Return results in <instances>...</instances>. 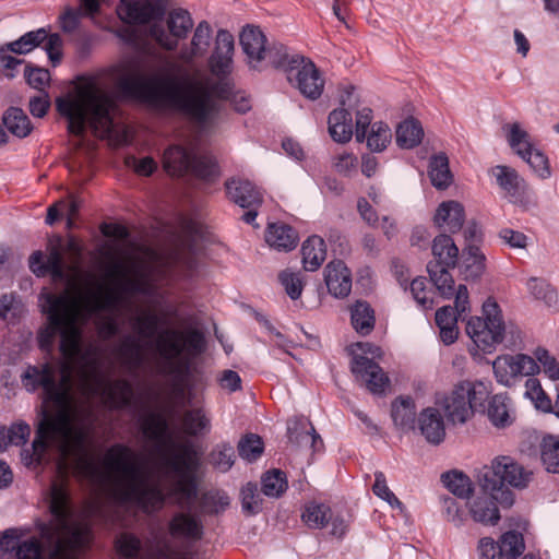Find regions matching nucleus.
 <instances>
[{"instance_id":"obj_38","label":"nucleus","mask_w":559,"mask_h":559,"mask_svg":"<svg viewBox=\"0 0 559 559\" xmlns=\"http://www.w3.org/2000/svg\"><path fill=\"white\" fill-rule=\"evenodd\" d=\"M424 136L420 122L414 118L402 121L396 128V143L402 148L417 146Z\"/></svg>"},{"instance_id":"obj_29","label":"nucleus","mask_w":559,"mask_h":559,"mask_svg":"<svg viewBox=\"0 0 559 559\" xmlns=\"http://www.w3.org/2000/svg\"><path fill=\"white\" fill-rule=\"evenodd\" d=\"M265 240L270 247L280 251H289L296 248L297 233L285 224H270L265 234Z\"/></svg>"},{"instance_id":"obj_59","label":"nucleus","mask_w":559,"mask_h":559,"mask_svg":"<svg viewBox=\"0 0 559 559\" xmlns=\"http://www.w3.org/2000/svg\"><path fill=\"white\" fill-rule=\"evenodd\" d=\"M278 280L292 299H298L304 289L301 273L284 270L280 273Z\"/></svg>"},{"instance_id":"obj_57","label":"nucleus","mask_w":559,"mask_h":559,"mask_svg":"<svg viewBox=\"0 0 559 559\" xmlns=\"http://www.w3.org/2000/svg\"><path fill=\"white\" fill-rule=\"evenodd\" d=\"M241 508L248 515L257 514L261 511V498L258 492V486L253 483H248L241 488L240 491Z\"/></svg>"},{"instance_id":"obj_21","label":"nucleus","mask_w":559,"mask_h":559,"mask_svg":"<svg viewBox=\"0 0 559 559\" xmlns=\"http://www.w3.org/2000/svg\"><path fill=\"white\" fill-rule=\"evenodd\" d=\"M466 215L463 204L450 200L439 204L433 216L435 224L450 234L459 233L465 222Z\"/></svg>"},{"instance_id":"obj_24","label":"nucleus","mask_w":559,"mask_h":559,"mask_svg":"<svg viewBox=\"0 0 559 559\" xmlns=\"http://www.w3.org/2000/svg\"><path fill=\"white\" fill-rule=\"evenodd\" d=\"M168 531L174 538L200 540L203 536V524L191 513L177 512L168 523Z\"/></svg>"},{"instance_id":"obj_60","label":"nucleus","mask_w":559,"mask_h":559,"mask_svg":"<svg viewBox=\"0 0 559 559\" xmlns=\"http://www.w3.org/2000/svg\"><path fill=\"white\" fill-rule=\"evenodd\" d=\"M531 168L542 178H548L550 176V168L548 158L543 152L537 150L535 146L531 147L525 152V157H522Z\"/></svg>"},{"instance_id":"obj_41","label":"nucleus","mask_w":559,"mask_h":559,"mask_svg":"<svg viewBox=\"0 0 559 559\" xmlns=\"http://www.w3.org/2000/svg\"><path fill=\"white\" fill-rule=\"evenodd\" d=\"M463 272L466 278H477L485 271V255L476 245L463 249Z\"/></svg>"},{"instance_id":"obj_47","label":"nucleus","mask_w":559,"mask_h":559,"mask_svg":"<svg viewBox=\"0 0 559 559\" xmlns=\"http://www.w3.org/2000/svg\"><path fill=\"white\" fill-rule=\"evenodd\" d=\"M301 519L310 528H322L331 519V510L323 503L310 502L305 507Z\"/></svg>"},{"instance_id":"obj_14","label":"nucleus","mask_w":559,"mask_h":559,"mask_svg":"<svg viewBox=\"0 0 559 559\" xmlns=\"http://www.w3.org/2000/svg\"><path fill=\"white\" fill-rule=\"evenodd\" d=\"M280 69L286 72L287 80L305 97L316 100L322 95L324 79L310 59L301 55H292Z\"/></svg>"},{"instance_id":"obj_1","label":"nucleus","mask_w":559,"mask_h":559,"mask_svg":"<svg viewBox=\"0 0 559 559\" xmlns=\"http://www.w3.org/2000/svg\"><path fill=\"white\" fill-rule=\"evenodd\" d=\"M102 384L87 390L81 380V364L55 368L51 365L28 367L22 377L24 386L34 391L43 386L45 403L38 423L32 455L26 464L39 463L46 447H55L62 459L59 468L71 461L75 473L98 488L110 487L119 504H134L145 513L160 510L165 502L189 506L197 498L195 472L200 454L190 442H175L168 433V423L159 413H150L141 423L145 438L155 443L156 467L163 486L151 481L142 456L123 444L110 447L102 462L93 453L94 421L88 399L99 396L110 408L131 403L133 389L124 379L109 380L98 357Z\"/></svg>"},{"instance_id":"obj_20","label":"nucleus","mask_w":559,"mask_h":559,"mask_svg":"<svg viewBox=\"0 0 559 559\" xmlns=\"http://www.w3.org/2000/svg\"><path fill=\"white\" fill-rule=\"evenodd\" d=\"M233 51V35L225 29L218 31L215 40V49L210 59V67L213 74L219 76L230 71Z\"/></svg>"},{"instance_id":"obj_49","label":"nucleus","mask_w":559,"mask_h":559,"mask_svg":"<svg viewBox=\"0 0 559 559\" xmlns=\"http://www.w3.org/2000/svg\"><path fill=\"white\" fill-rule=\"evenodd\" d=\"M237 449L241 459L253 462L262 455L264 443L259 435L247 433L240 438Z\"/></svg>"},{"instance_id":"obj_42","label":"nucleus","mask_w":559,"mask_h":559,"mask_svg":"<svg viewBox=\"0 0 559 559\" xmlns=\"http://www.w3.org/2000/svg\"><path fill=\"white\" fill-rule=\"evenodd\" d=\"M3 123L17 138H25L32 131L31 121L21 108H9L3 115Z\"/></svg>"},{"instance_id":"obj_39","label":"nucleus","mask_w":559,"mask_h":559,"mask_svg":"<svg viewBox=\"0 0 559 559\" xmlns=\"http://www.w3.org/2000/svg\"><path fill=\"white\" fill-rule=\"evenodd\" d=\"M100 2H82L78 9L67 8L59 16L60 27L66 33L76 29L80 19L83 15L93 16L99 11Z\"/></svg>"},{"instance_id":"obj_17","label":"nucleus","mask_w":559,"mask_h":559,"mask_svg":"<svg viewBox=\"0 0 559 559\" xmlns=\"http://www.w3.org/2000/svg\"><path fill=\"white\" fill-rule=\"evenodd\" d=\"M340 105L346 106L350 111L356 114V140L362 142L366 139L367 128L370 126L372 120V110L362 105L360 96L356 92L354 86H346L341 96Z\"/></svg>"},{"instance_id":"obj_46","label":"nucleus","mask_w":559,"mask_h":559,"mask_svg":"<svg viewBox=\"0 0 559 559\" xmlns=\"http://www.w3.org/2000/svg\"><path fill=\"white\" fill-rule=\"evenodd\" d=\"M441 481L453 495L467 498L472 492V481L462 472L451 471L441 475Z\"/></svg>"},{"instance_id":"obj_26","label":"nucleus","mask_w":559,"mask_h":559,"mask_svg":"<svg viewBox=\"0 0 559 559\" xmlns=\"http://www.w3.org/2000/svg\"><path fill=\"white\" fill-rule=\"evenodd\" d=\"M328 130L337 143H347L353 136V120L348 107L342 106L332 110L328 117Z\"/></svg>"},{"instance_id":"obj_3","label":"nucleus","mask_w":559,"mask_h":559,"mask_svg":"<svg viewBox=\"0 0 559 559\" xmlns=\"http://www.w3.org/2000/svg\"><path fill=\"white\" fill-rule=\"evenodd\" d=\"M109 78L124 95L156 109L183 111L199 122L209 119L216 108V99H229L240 114L251 108L250 98L243 92H234L228 82L215 81L204 72H189L174 64L146 75L136 60L128 59L114 66Z\"/></svg>"},{"instance_id":"obj_23","label":"nucleus","mask_w":559,"mask_h":559,"mask_svg":"<svg viewBox=\"0 0 559 559\" xmlns=\"http://www.w3.org/2000/svg\"><path fill=\"white\" fill-rule=\"evenodd\" d=\"M496 502H498L492 492L483 489V492L475 496L468 502V510L472 519L475 522L485 525H495L500 519L499 510Z\"/></svg>"},{"instance_id":"obj_10","label":"nucleus","mask_w":559,"mask_h":559,"mask_svg":"<svg viewBox=\"0 0 559 559\" xmlns=\"http://www.w3.org/2000/svg\"><path fill=\"white\" fill-rule=\"evenodd\" d=\"M163 167L170 176L192 175L210 179L217 175L215 160L207 155H199L192 142L171 144L163 154Z\"/></svg>"},{"instance_id":"obj_28","label":"nucleus","mask_w":559,"mask_h":559,"mask_svg":"<svg viewBox=\"0 0 559 559\" xmlns=\"http://www.w3.org/2000/svg\"><path fill=\"white\" fill-rule=\"evenodd\" d=\"M198 471L195 472V474ZM195 478L198 476L195 475ZM197 483L199 484V479H197ZM199 499V507L200 511L204 514H218L224 512L229 506H230V498L229 496L221 489H210L207 491H204L200 498L199 493L197 495V498L191 502L189 506H179L180 508H187L191 509L194 502Z\"/></svg>"},{"instance_id":"obj_32","label":"nucleus","mask_w":559,"mask_h":559,"mask_svg":"<svg viewBox=\"0 0 559 559\" xmlns=\"http://www.w3.org/2000/svg\"><path fill=\"white\" fill-rule=\"evenodd\" d=\"M457 317L451 306H444L436 312V324L440 330V338L445 345L454 343L459 336Z\"/></svg>"},{"instance_id":"obj_40","label":"nucleus","mask_w":559,"mask_h":559,"mask_svg":"<svg viewBox=\"0 0 559 559\" xmlns=\"http://www.w3.org/2000/svg\"><path fill=\"white\" fill-rule=\"evenodd\" d=\"M429 176L431 183L437 189H445L452 182V174L449 168V159L445 154L435 155L430 159Z\"/></svg>"},{"instance_id":"obj_55","label":"nucleus","mask_w":559,"mask_h":559,"mask_svg":"<svg viewBox=\"0 0 559 559\" xmlns=\"http://www.w3.org/2000/svg\"><path fill=\"white\" fill-rule=\"evenodd\" d=\"M392 138L391 129L383 122H376L371 127V131L366 136L367 145L371 151L381 152L390 143Z\"/></svg>"},{"instance_id":"obj_44","label":"nucleus","mask_w":559,"mask_h":559,"mask_svg":"<svg viewBox=\"0 0 559 559\" xmlns=\"http://www.w3.org/2000/svg\"><path fill=\"white\" fill-rule=\"evenodd\" d=\"M450 266L445 264L438 263H428L427 270L430 276L431 282L439 290L441 296L445 298H450L452 296L453 290V277L448 271Z\"/></svg>"},{"instance_id":"obj_25","label":"nucleus","mask_w":559,"mask_h":559,"mask_svg":"<svg viewBox=\"0 0 559 559\" xmlns=\"http://www.w3.org/2000/svg\"><path fill=\"white\" fill-rule=\"evenodd\" d=\"M225 186L229 200L241 207L250 209L262 203V194L249 180L233 178Z\"/></svg>"},{"instance_id":"obj_50","label":"nucleus","mask_w":559,"mask_h":559,"mask_svg":"<svg viewBox=\"0 0 559 559\" xmlns=\"http://www.w3.org/2000/svg\"><path fill=\"white\" fill-rule=\"evenodd\" d=\"M25 312L22 300L14 294L0 298V318L8 323H15Z\"/></svg>"},{"instance_id":"obj_51","label":"nucleus","mask_w":559,"mask_h":559,"mask_svg":"<svg viewBox=\"0 0 559 559\" xmlns=\"http://www.w3.org/2000/svg\"><path fill=\"white\" fill-rule=\"evenodd\" d=\"M287 489L285 474L280 469L267 472L262 477V491L265 496L278 498Z\"/></svg>"},{"instance_id":"obj_33","label":"nucleus","mask_w":559,"mask_h":559,"mask_svg":"<svg viewBox=\"0 0 559 559\" xmlns=\"http://www.w3.org/2000/svg\"><path fill=\"white\" fill-rule=\"evenodd\" d=\"M492 173L500 188L510 197L518 199L524 192L526 183L515 169L499 165L493 168Z\"/></svg>"},{"instance_id":"obj_15","label":"nucleus","mask_w":559,"mask_h":559,"mask_svg":"<svg viewBox=\"0 0 559 559\" xmlns=\"http://www.w3.org/2000/svg\"><path fill=\"white\" fill-rule=\"evenodd\" d=\"M492 368L497 381L506 386L513 385L519 378L534 376L540 370L535 358L524 354L498 356Z\"/></svg>"},{"instance_id":"obj_53","label":"nucleus","mask_w":559,"mask_h":559,"mask_svg":"<svg viewBox=\"0 0 559 559\" xmlns=\"http://www.w3.org/2000/svg\"><path fill=\"white\" fill-rule=\"evenodd\" d=\"M499 546L504 559H516L525 549L522 534L513 531L501 536Z\"/></svg>"},{"instance_id":"obj_16","label":"nucleus","mask_w":559,"mask_h":559,"mask_svg":"<svg viewBox=\"0 0 559 559\" xmlns=\"http://www.w3.org/2000/svg\"><path fill=\"white\" fill-rule=\"evenodd\" d=\"M352 372L356 380L373 394H382L390 386V379L373 360L361 355L353 356Z\"/></svg>"},{"instance_id":"obj_12","label":"nucleus","mask_w":559,"mask_h":559,"mask_svg":"<svg viewBox=\"0 0 559 559\" xmlns=\"http://www.w3.org/2000/svg\"><path fill=\"white\" fill-rule=\"evenodd\" d=\"M158 355L169 364H188L204 350V336L195 330H166L155 342Z\"/></svg>"},{"instance_id":"obj_8","label":"nucleus","mask_w":559,"mask_h":559,"mask_svg":"<svg viewBox=\"0 0 559 559\" xmlns=\"http://www.w3.org/2000/svg\"><path fill=\"white\" fill-rule=\"evenodd\" d=\"M533 479V472L510 455H498L490 462L484 474L481 488L490 491L502 507H511L514 495L506 486L526 488Z\"/></svg>"},{"instance_id":"obj_61","label":"nucleus","mask_w":559,"mask_h":559,"mask_svg":"<svg viewBox=\"0 0 559 559\" xmlns=\"http://www.w3.org/2000/svg\"><path fill=\"white\" fill-rule=\"evenodd\" d=\"M332 165L337 174L350 177L357 170L358 159L354 154L343 152L333 157Z\"/></svg>"},{"instance_id":"obj_34","label":"nucleus","mask_w":559,"mask_h":559,"mask_svg":"<svg viewBox=\"0 0 559 559\" xmlns=\"http://www.w3.org/2000/svg\"><path fill=\"white\" fill-rule=\"evenodd\" d=\"M350 321L357 333L368 335L374 328V311L368 302L358 300L350 307Z\"/></svg>"},{"instance_id":"obj_13","label":"nucleus","mask_w":559,"mask_h":559,"mask_svg":"<svg viewBox=\"0 0 559 559\" xmlns=\"http://www.w3.org/2000/svg\"><path fill=\"white\" fill-rule=\"evenodd\" d=\"M484 317H473L466 323V333L481 350H490L503 341L506 323L498 304L488 298L483 305Z\"/></svg>"},{"instance_id":"obj_5","label":"nucleus","mask_w":559,"mask_h":559,"mask_svg":"<svg viewBox=\"0 0 559 559\" xmlns=\"http://www.w3.org/2000/svg\"><path fill=\"white\" fill-rule=\"evenodd\" d=\"M57 110L68 121V131L76 136L90 127L94 134L107 138L114 129L116 103L98 78H80L56 100Z\"/></svg>"},{"instance_id":"obj_48","label":"nucleus","mask_w":559,"mask_h":559,"mask_svg":"<svg viewBox=\"0 0 559 559\" xmlns=\"http://www.w3.org/2000/svg\"><path fill=\"white\" fill-rule=\"evenodd\" d=\"M47 38V31L38 28L21 36L17 40L7 44V49L14 53L23 55L32 51Z\"/></svg>"},{"instance_id":"obj_62","label":"nucleus","mask_w":559,"mask_h":559,"mask_svg":"<svg viewBox=\"0 0 559 559\" xmlns=\"http://www.w3.org/2000/svg\"><path fill=\"white\" fill-rule=\"evenodd\" d=\"M374 478L372 487L373 493L386 501L391 507L401 508L402 503L388 487L384 474L382 472H377L374 474Z\"/></svg>"},{"instance_id":"obj_58","label":"nucleus","mask_w":559,"mask_h":559,"mask_svg":"<svg viewBox=\"0 0 559 559\" xmlns=\"http://www.w3.org/2000/svg\"><path fill=\"white\" fill-rule=\"evenodd\" d=\"M527 287L536 299L543 300L547 306H552L557 302V293L546 281L531 278L527 282Z\"/></svg>"},{"instance_id":"obj_4","label":"nucleus","mask_w":559,"mask_h":559,"mask_svg":"<svg viewBox=\"0 0 559 559\" xmlns=\"http://www.w3.org/2000/svg\"><path fill=\"white\" fill-rule=\"evenodd\" d=\"M49 509L52 518L40 524L39 537L26 536L19 528L7 530L0 539L1 549L14 551L16 559H44L41 538L49 547V559H78V552L91 542V527L71 508L67 476L52 483Z\"/></svg>"},{"instance_id":"obj_7","label":"nucleus","mask_w":559,"mask_h":559,"mask_svg":"<svg viewBox=\"0 0 559 559\" xmlns=\"http://www.w3.org/2000/svg\"><path fill=\"white\" fill-rule=\"evenodd\" d=\"M132 334L123 335L115 347L120 365L129 372H135L146 360L147 349L152 346L159 325L158 316L150 309H140L129 319Z\"/></svg>"},{"instance_id":"obj_54","label":"nucleus","mask_w":559,"mask_h":559,"mask_svg":"<svg viewBox=\"0 0 559 559\" xmlns=\"http://www.w3.org/2000/svg\"><path fill=\"white\" fill-rule=\"evenodd\" d=\"M235 457V450L229 443H221L210 453L211 464L223 473L231 468Z\"/></svg>"},{"instance_id":"obj_19","label":"nucleus","mask_w":559,"mask_h":559,"mask_svg":"<svg viewBox=\"0 0 559 559\" xmlns=\"http://www.w3.org/2000/svg\"><path fill=\"white\" fill-rule=\"evenodd\" d=\"M324 281L329 293L336 298L347 297L352 290L350 272L341 260L328 263L324 269Z\"/></svg>"},{"instance_id":"obj_43","label":"nucleus","mask_w":559,"mask_h":559,"mask_svg":"<svg viewBox=\"0 0 559 559\" xmlns=\"http://www.w3.org/2000/svg\"><path fill=\"white\" fill-rule=\"evenodd\" d=\"M503 131L511 148L521 157L533 147L528 133L518 122L503 126Z\"/></svg>"},{"instance_id":"obj_2","label":"nucleus","mask_w":559,"mask_h":559,"mask_svg":"<svg viewBox=\"0 0 559 559\" xmlns=\"http://www.w3.org/2000/svg\"><path fill=\"white\" fill-rule=\"evenodd\" d=\"M102 254L106 282H97L92 275L78 282L68 276L60 250L51 249L45 264V275L49 273L53 281H67V287L59 294L43 295L47 324L39 330L37 337L40 348L50 349L56 335L60 336L62 360L58 368L81 364V380L90 391L100 388L102 374L97 349L82 348L84 324L100 311H116L129 295H152L154 290L144 272L129 271L110 250Z\"/></svg>"},{"instance_id":"obj_36","label":"nucleus","mask_w":559,"mask_h":559,"mask_svg":"<svg viewBox=\"0 0 559 559\" xmlns=\"http://www.w3.org/2000/svg\"><path fill=\"white\" fill-rule=\"evenodd\" d=\"M212 28L206 21L198 24L192 40L191 47L181 53L185 61H191L193 58L202 57L207 52L211 44Z\"/></svg>"},{"instance_id":"obj_37","label":"nucleus","mask_w":559,"mask_h":559,"mask_svg":"<svg viewBox=\"0 0 559 559\" xmlns=\"http://www.w3.org/2000/svg\"><path fill=\"white\" fill-rule=\"evenodd\" d=\"M416 406L408 396H400L392 403L391 416L395 426L403 430L414 428Z\"/></svg>"},{"instance_id":"obj_64","label":"nucleus","mask_w":559,"mask_h":559,"mask_svg":"<svg viewBox=\"0 0 559 559\" xmlns=\"http://www.w3.org/2000/svg\"><path fill=\"white\" fill-rule=\"evenodd\" d=\"M411 293L414 299L424 309H431L433 306V300L430 296V290L427 289V282L423 277H418L412 281L411 283Z\"/></svg>"},{"instance_id":"obj_52","label":"nucleus","mask_w":559,"mask_h":559,"mask_svg":"<svg viewBox=\"0 0 559 559\" xmlns=\"http://www.w3.org/2000/svg\"><path fill=\"white\" fill-rule=\"evenodd\" d=\"M182 428L187 435L197 436L210 429V419L202 409H191L183 414Z\"/></svg>"},{"instance_id":"obj_56","label":"nucleus","mask_w":559,"mask_h":559,"mask_svg":"<svg viewBox=\"0 0 559 559\" xmlns=\"http://www.w3.org/2000/svg\"><path fill=\"white\" fill-rule=\"evenodd\" d=\"M525 395L531 399L538 409L544 412H551L552 405L550 399L547 396L542 388V384L536 378H528L525 382Z\"/></svg>"},{"instance_id":"obj_11","label":"nucleus","mask_w":559,"mask_h":559,"mask_svg":"<svg viewBox=\"0 0 559 559\" xmlns=\"http://www.w3.org/2000/svg\"><path fill=\"white\" fill-rule=\"evenodd\" d=\"M489 394V382L462 381L440 402V405L451 423L463 424L473 415L476 407L484 405Z\"/></svg>"},{"instance_id":"obj_27","label":"nucleus","mask_w":559,"mask_h":559,"mask_svg":"<svg viewBox=\"0 0 559 559\" xmlns=\"http://www.w3.org/2000/svg\"><path fill=\"white\" fill-rule=\"evenodd\" d=\"M418 425L425 439L432 443H440L445 436L443 419L438 409L428 407L418 417Z\"/></svg>"},{"instance_id":"obj_9","label":"nucleus","mask_w":559,"mask_h":559,"mask_svg":"<svg viewBox=\"0 0 559 559\" xmlns=\"http://www.w3.org/2000/svg\"><path fill=\"white\" fill-rule=\"evenodd\" d=\"M239 41L246 55L247 63L253 70L280 69L289 56L283 44L270 41L264 33L253 25L243 27Z\"/></svg>"},{"instance_id":"obj_30","label":"nucleus","mask_w":559,"mask_h":559,"mask_svg":"<svg viewBox=\"0 0 559 559\" xmlns=\"http://www.w3.org/2000/svg\"><path fill=\"white\" fill-rule=\"evenodd\" d=\"M486 415L496 428L509 427L514 420L510 407V400L503 394L493 395L489 400Z\"/></svg>"},{"instance_id":"obj_22","label":"nucleus","mask_w":559,"mask_h":559,"mask_svg":"<svg viewBox=\"0 0 559 559\" xmlns=\"http://www.w3.org/2000/svg\"><path fill=\"white\" fill-rule=\"evenodd\" d=\"M287 437L292 445L297 448L310 447L313 451L322 445L320 436L307 418H294L287 423Z\"/></svg>"},{"instance_id":"obj_31","label":"nucleus","mask_w":559,"mask_h":559,"mask_svg":"<svg viewBox=\"0 0 559 559\" xmlns=\"http://www.w3.org/2000/svg\"><path fill=\"white\" fill-rule=\"evenodd\" d=\"M302 264L306 271L318 270L326 257L324 240L319 236L309 237L301 247Z\"/></svg>"},{"instance_id":"obj_63","label":"nucleus","mask_w":559,"mask_h":559,"mask_svg":"<svg viewBox=\"0 0 559 559\" xmlns=\"http://www.w3.org/2000/svg\"><path fill=\"white\" fill-rule=\"evenodd\" d=\"M536 360L543 366L544 372L549 379L556 381L559 379V362L545 348L538 347L534 352Z\"/></svg>"},{"instance_id":"obj_6","label":"nucleus","mask_w":559,"mask_h":559,"mask_svg":"<svg viewBox=\"0 0 559 559\" xmlns=\"http://www.w3.org/2000/svg\"><path fill=\"white\" fill-rule=\"evenodd\" d=\"M163 2H120L116 11L119 17L129 24L153 23L152 36L166 49L177 46L176 38L185 37L191 29L193 21L188 11L176 9L168 14L167 26L171 36L160 28L157 22L164 15Z\"/></svg>"},{"instance_id":"obj_45","label":"nucleus","mask_w":559,"mask_h":559,"mask_svg":"<svg viewBox=\"0 0 559 559\" xmlns=\"http://www.w3.org/2000/svg\"><path fill=\"white\" fill-rule=\"evenodd\" d=\"M540 459L548 472L559 473V437L547 436L543 438Z\"/></svg>"},{"instance_id":"obj_35","label":"nucleus","mask_w":559,"mask_h":559,"mask_svg":"<svg viewBox=\"0 0 559 559\" xmlns=\"http://www.w3.org/2000/svg\"><path fill=\"white\" fill-rule=\"evenodd\" d=\"M432 254L436 259L432 263L455 266L459 258V248L447 234L438 235L432 241Z\"/></svg>"},{"instance_id":"obj_18","label":"nucleus","mask_w":559,"mask_h":559,"mask_svg":"<svg viewBox=\"0 0 559 559\" xmlns=\"http://www.w3.org/2000/svg\"><path fill=\"white\" fill-rule=\"evenodd\" d=\"M164 543L168 542L159 539L144 552L141 539L133 533L123 532L116 537L115 548L121 559H155L158 547Z\"/></svg>"}]
</instances>
